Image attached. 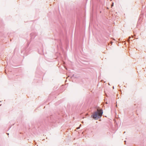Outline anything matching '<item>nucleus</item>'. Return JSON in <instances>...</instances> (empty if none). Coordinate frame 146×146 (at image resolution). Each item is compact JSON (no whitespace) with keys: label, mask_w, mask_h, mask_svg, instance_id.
Returning a JSON list of instances; mask_svg holds the SVG:
<instances>
[{"label":"nucleus","mask_w":146,"mask_h":146,"mask_svg":"<svg viewBox=\"0 0 146 146\" xmlns=\"http://www.w3.org/2000/svg\"><path fill=\"white\" fill-rule=\"evenodd\" d=\"M103 113L102 110H97V111L95 112L92 116L93 117L94 119H98L100 117H101Z\"/></svg>","instance_id":"1"},{"label":"nucleus","mask_w":146,"mask_h":146,"mask_svg":"<svg viewBox=\"0 0 146 146\" xmlns=\"http://www.w3.org/2000/svg\"><path fill=\"white\" fill-rule=\"evenodd\" d=\"M113 3H112V5H111V7H112V6H113Z\"/></svg>","instance_id":"2"}]
</instances>
